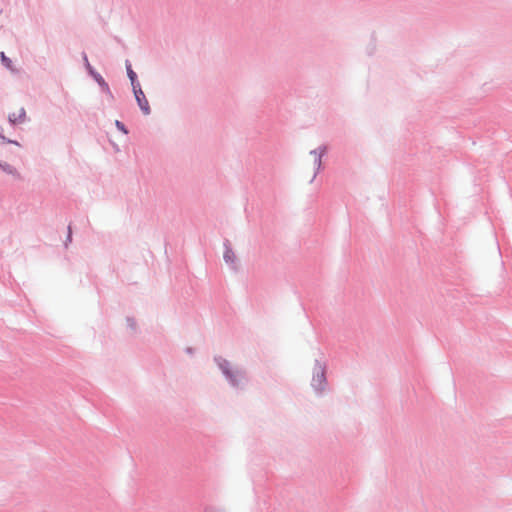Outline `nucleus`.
Returning a JSON list of instances; mask_svg holds the SVG:
<instances>
[{"instance_id":"obj_1","label":"nucleus","mask_w":512,"mask_h":512,"mask_svg":"<svg viewBox=\"0 0 512 512\" xmlns=\"http://www.w3.org/2000/svg\"><path fill=\"white\" fill-rule=\"evenodd\" d=\"M213 361L231 389L242 391L246 388L248 377L243 368L220 355L214 356Z\"/></svg>"},{"instance_id":"obj_2","label":"nucleus","mask_w":512,"mask_h":512,"mask_svg":"<svg viewBox=\"0 0 512 512\" xmlns=\"http://www.w3.org/2000/svg\"><path fill=\"white\" fill-rule=\"evenodd\" d=\"M327 386V364L319 359H315L312 370L311 387L317 396H322Z\"/></svg>"},{"instance_id":"obj_3","label":"nucleus","mask_w":512,"mask_h":512,"mask_svg":"<svg viewBox=\"0 0 512 512\" xmlns=\"http://www.w3.org/2000/svg\"><path fill=\"white\" fill-rule=\"evenodd\" d=\"M82 58L84 61L85 69L89 76L92 77V79L99 85L101 91L105 93L111 100L114 99V95L108 85V83L105 81V79L102 77V75L97 72L94 67L90 64L87 54L85 52H82Z\"/></svg>"},{"instance_id":"obj_4","label":"nucleus","mask_w":512,"mask_h":512,"mask_svg":"<svg viewBox=\"0 0 512 512\" xmlns=\"http://www.w3.org/2000/svg\"><path fill=\"white\" fill-rule=\"evenodd\" d=\"M223 246H224L223 259H224L225 263L228 264L233 271L237 272L238 267L236 265V255L233 251L231 242L228 239H225Z\"/></svg>"},{"instance_id":"obj_5","label":"nucleus","mask_w":512,"mask_h":512,"mask_svg":"<svg viewBox=\"0 0 512 512\" xmlns=\"http://www.w3.org/2000/svg\"><path fill=\"white\" fill-rule=\"evenodd\" d=\"M326 153H327V147L325 145H321V146L317 147L316 149H313L310 151V154L314 155V157H315V159H314L315 172H314V175H313L311 181H313L316 178L317 174L321 170L322 157Z\"/></svg>"},{"instance_id":"obj_6","label":"nucleus","mask_w":512,"mask_h":512,"mask_svg":"<svg viewBox=\"0 0 512 512\" xmlns=\"http://www.w3.org/2000/svg\"><path fill=\"white\" fill-rule=\"evenodd\" d=\"M135 96V100L137 102L138 107L140 108L141 112L147 116L151 114V108L149 105V102L143 92L142 89H138L135 93H133Z\"/></svg>"},{"instance_id":"obj_7","label":"nucleus","mask_w":512,"mask_h":512,"mask_svg":"<svg viewBox=\"0 0 512 512\" xmlns=\"http://www.w3.org/2000/svg\"><path fill=\"white\" fill-rule=\"evenodd\" d=\"M25 118H26V111L24 108H21L18 115H16L15 113L9 114L8 121L11 125L14 126V125L23 123L25 121Z\"/></svg>"},{"instance_id":"obj_8","label":"nucleus","mask_w":512,"mask_h":512,"mask_svg":"<svg viewBox=\"0 0 512 512\" xmlns=\"http://www.w3.org/2000/svg\"><path fill=\"white\" fill-rule=\"evenodd\" d=\"M0 60H1L2 65L6 69L11 71L12 73L18 72V70L14 67L13 61L8 56H6V54L4 52H0Z\"/></svg>"},{"instance_id":"obj_9","label":"nucleus","mask_w":512,"mask_h":512,"mask_svg":"<svg viewBox=\"0 0 512 512\" xmlns=\"http://www.w3.org/2000/svg\"><path fill=\"white\" fill-rule=\"evenodd\" d=\"M1 169H2L5 173H7V174H9V175H12L13 177H15V178H17V179H20V178H21L20 173L17 171V169H16L14 166H12L11 164L7 163V162H4V163L2 164Z\"/></svg>"},{"instance_id":"obj_10","label":"nucleus","mask_w":512,"mask_h":512,"mask_svg":"<svg viewBox=\"0 0 512 512\" xmlns=\"http://www.w3.org/2000/svg\"><path fill=\"white\" fill-rule=\"evenodd\" d=\"M125 66H126L127 76L129 78V80H132V79L138 77L136 72L132 69V66H131V63L129 60L125 61Z\"/></svg>"},{"instance_id":"obj_11","label":"nucleus","mask_w":512,"mask_h":512,"mask_svg":"<svg viewBox=\"0 0 512 512\" xmlns=\"http://www.w3.org/2000/svg\"><path fill=\"white\" fill-rule=\"evenodd\" d=\"M114 124H115V127L117 128V130H119L123 134L127 135L129 133V130L126 127V125L123 122H121L120 120H115Z\"/></svg>"},{"instance_id":"obj_12","label":"nucleus","mask_w":512,"mask_h":512,"mask_svg":"<svg viewBox=\"0 0 512 512\" xmlns=\"http://www.w3.org/2000/svg\"><path fill=\"white\" fill-rule=\"evenodd\" d=\"M203 512H225V510L219 506L208 505L204 508Z\"/></svg>"},{"instance_id":"obj_13","label":"nucleus","mask_w":512,"mask_h":512,"mask_svg":"<svg viewBox=\"0 0 512 512\" xmlns=\"http://www.w3.org/2000/svg\"><path fill=\"white\" fill-rule=\"evenodd\" d=\"M130 82H131V86H132V91H133V93H135L136 91H138V89H142V88H141V85H140V83H139V81H138V77H136V78H134V79L130 80Z\"/></svg>"},{"instance_id":"obj_14","label":"nucleus","mask_w":512,"mask_h":512,"mask_svg":"<svg viewBox=\"0 0 512 512\" xmlns=\"http://www.w3.org/2000/svg\"><path fill=\"white\" fill-rule=\"evenodd\" d=\"M126 322H127L128 328H130L131 330L136 329V321L133 317H127Z\"/></svg>"},{"instance_id":"obj_15","label":"nucleus","mask_w":512,"mask_h":512,"mask_svg":"<svg viewBox=\"0 0 512 512\" xmlns=\"http://www.w3.org/2000/svg\"><path fill=\"white\" fill-rule=\"evenodd\" d=\"M71 242H72V229H71V226L69 225L66 240L64 242L65 247H67L68 244Z\"/></svg>"},{"instance_id":"obj_16","label":"nucleus","mask_w":512,"mask_h":512,"mask_svg":"<svg viewBox=\"0 0 512 512\" xmlns=\"http://www.w3.org/2000/svg\"><path fill=\"white\" fill-rule=\"evenodd\" d=\"M1 140H2V142H3V143H5V144L12 143V139L7 138L5 135H3V136L1 137Z\"/></svg>"},{"instance_id":"obj_17","label":"nucleus","mask_w":512,"mask_h":512,"mask_svg":"<svg viewBox=\"0 0 512 512\" xmlns=\"http://www.w3.org/2000/svg\"><path fill=\"white\" fill-rule=\"evenodd\" d=\"M185 351H186V353H187V354L192 355V354L194 353V348H192V347H187V348L185 349Z\"/></svg>"},{"instance_id":"obj_18","label":"nucleus","mask_w":512,"mask_h":512,"mask_svg":"<svg viewBox=\"0 0 512 512\" xmlns=\"http://www.w3.org/2000/svg\"><path fill=\"white\" fill-rule=\"evenodd\" d=\"M11 144H14V145H17V146H20V143L16 140H12V143Z\"/></svg>"},{"instance_id":"obj_19","label":"nucleus","mask_w":512,"mask_h":512,"mask_svg":"<svg viewBox=\"0 0 512 512\" xmlns=\"http://www.w3.org/2000/svg\"><path fill=\"white\" fill-rule=\"evenodd\" d=\"M3 163H4V162L0 161V168L2 167V164H3Z\"/></svg>"}]
</instances>
